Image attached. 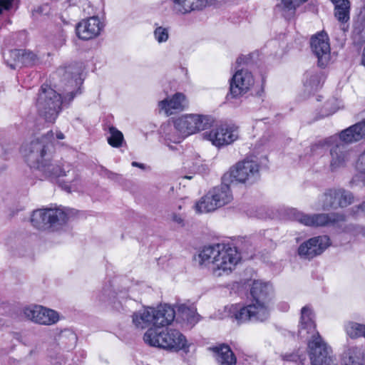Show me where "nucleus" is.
<instances>
[{"label":"nucleus","instance_id":"nucleus-1","mask_svg":"<svg viewBox=\"0 0 365 365\" xmlns=\"http://www.w3.org/2000/svg\"><path fill=\"white\" fill-rule=\"evenodd\" d=\"M53 133L50 130L46 135L31 141L29 145L22 148V153L28 165L38 171L44 178H55L67 176L70 173L73 179L67 180L64 189L71 192L77 185L79 176L72 166L68 163L60 164L52 162L47 153L48 140L53 138Z\"/></svg>","mask_w":365,"mask_h":365},{"label":"nucleus","instance_id":"nucleus-2","mask_svg":"<svg viewBox=\"0 0 365 365\" xmlns=\"http://www.w3.org/2000/svg\"><path fill=\"white\" fill-rule=\"evenodd\" d=\"M252 302L246 306L232 304L225 307L227 316L237 324L263 322L270 315L269 302L272 296L271 284L255 281L251 287Z\"/></svg>","mask_w":365,"mask_h":365},{"label":"nucleus","instance_id":"nucleus-3","mask_svg":"<svg viewBox=\"0 0 365 365\" xmlns=\"http://www.w3.org/2000/svg\"><path fill=\"white\" fill-rule=\"evenodd\" d=\"M361 120L343 130L338 139L335 136L329 137L316 146H331L330 149V168L335 171L345 167L352 158V152L345 143H351L365 138V110L360 113Z\"/></svg>","mask_w":365,"mask_h":365},{"label":"nucleus","instance_id":"nucleus-4","mask_svg":"<svg viewBox=\"0 0 365 365\" xmlns=\"http://www.w3.org/2000/svg\"><path fill=\"white\" fill-rule=\"evenodd\" d=\"M196 260L200 266L210 269L215 277H221L230 274L235 269L241 255L235 247L217 243L204 247Z\"/></svg>","mask_w":365,"mask_h":365},{"label":"nucleus","instance_id":"nucleus-5","mask_svg":"<svg viewBox=\"0 0 365 365\" xmlns=\"http://www.w3.org/2000/svg\"><path fill=\"white\" fill-rule=\"evenodd\" d=\"M314 314L309 306L301 310L298 334L302 339L308 340L309 354L312 365H330L331 349L316 329Z\"/></svg>","mask_w":365,"mask_h":365},{"label":"nucleus","instance_id":"nucleus-6","mask_svg":"<svg viewBox=\"0 0 365 365\" xmlns=\"http://www.w3.org/2000/svg\"><path fill=\"white\" fill-rule=\"evenodd\" d=\"M81 93L80 88L75 92L68 93L62 99L60 94L56 92L48 85H42L36 101V107L40 115L43 116L48 122H54L61 110V105L69 103L74 97Z\"/></svg>","mask_w":365,"mask_h":365},{"label":"nucleus","instance_id":"nucleus-7","mask_svg":"<svg viewBox=\"0 0 365 365\" xmlns=\"http://www.w3.org/2000/svg\"><path fill=\"white\" fill-rule=\"evenodd\" d=\"M175 310L165 304L157 309L148 307L133 313V323L138 329H143L153 326L158 329L169 325L175 319Z\"/></svg>","mask_w":365,"mask_h":365},{"label":"nucleus","instance_id":"nucleus-8","mask_svg":"<svg viewBox=\"0 0 365 365\" xmlns=\"http://www.w3.org/2000/svg\"><path fill=\"white\" fill-rule=\"evenodd\" d=\"M145 342L152 346L160 347L172 351H184L188 352V344L185 336L177 329L159 331L150 327L145 333Z\"/></svg>","mask_w":365,"mask_h":365},{"label":"nucleus","instance_id":"nucleus-9","mask_svg":"<svg viewBox=\"0 0 365 365\" xmlns=\"http://www.w3.org/2000/svg\"><path fill=\"white\" fill-rule=\"evenodd\" d=\"M227 180V175H224L222 183L219 186L215 187L201 198L195 205L197 212L202 213L214 211L232 200L233 197L230 185L226 182Z\"/></svg>","mask_w":365,"mask_h":365},{"label":"nucleus","instance_id":"nucleus-10","mask_svg":"<svg viewBox=\"0 0 365 365\" xmlns=\"http://www.w3.org/2000/svg\"><path fill=\"white\" fill-rule=\"evenodd\" d=\"M67 213L59 208L38 209L33 212L31 225L39 230H58L68 220Z\"/></svg>","mask_w":365,"mask_h":365},{"label":"nucleus","instance_id":"nucleus-11","mask_svg":"<svg viewBox=\"0 0 365 365\" xmlns=\"http://www.w3.org/2000/svg\"><path fill=\"white\" fill-rule=\"evenodd\" d=\"M226 175L228 180L252 184L259 178V165L255 160L246 159L237 163Z\"/></svg>","mask_w":365,"mask_h":365},{"label":"nucleus","instance_id":"nucleus-12","mask_svg":"<svg viewBox=\"0 0 365 365\" xmlns=\"http://www.w3.org/2000/svg\"><path fill=\"white\" fill-rule=\"evenodd\" d=\"M287 215L291 220L297 221L305 226L310 227L326 226L333 224L339 220V216L334 213L308 215L295 208L289 209Z\"/></svg>","mask_w":365,"mask_h":365},{"label":"nucleus","instance_id":"nucleus-13","mask_svg":"<svg viewBox=\"0 0 365 365\" xmlns=\"http://www.w3.org/2000/svg\"><path fill=\"white\" fill-rule=\"evenodd\" d=\"M254 85L253 76L247 69H237L230 82V93L226 96L229 102L245 94Z\"/></svg>","mask_w":365,"mask_h":365},{"label":"nucleus","instance_id":"nucleus-14","mask_svg":"<svg viewBox=\"0 0 365 365\" xmlns=\"http://www.w3.org/2000/svg\"><path fill=\"white\" fill-rule=\"evenodd\" d=\"M204 139L217 148L232 144L238 138V130L234 126L220 125L202 133Z\"/></svg>","mask_w":365,"mask_h":365},{"label":"nucleus","instance_id":"nucleus-15","mask_svg":"<svg viewBox=\"0 0 365 365\" xmlns=\"http://www.w3.org/2000/svg\"><path fill=\"white\" fill-rule=\"evenodd\" d=\"M6 64L12 69L38 65L40 59L31 51L14 49L3 53Z\"/></svg>","mask_w":365,"mask_h":365},{"label":"nucleus","instance_id":"nucleus-16","mask_svg":"<svg viewBox=\"0 0 365 365\" xmlns=\"http://www.w3.org/2000/svg\"><path fill=\"white\" fill-rule=\"evenodd\" d=\"M24 316L29 320L43 325H52L59 319L57 312L40 305H32L25 307Z\"/></svg>","mask_w":365,"mask_h":365},{"label":"nucleus","instance_id":"nucleus-17","mask_svg":"<svg viewBox=\"0 0 365 365\" xmlns=\"http://www.w3.org/2000/svg\"><path fill=\"white\" fill-rule=\"evenodd\" d=\"M310 45L312 52L318 59V66L321 68L326 67L331 58V48L327 34L324 32L318 33L312 37Z\"/></svg>","mask_w":365,"mask_h":365},{"label":"nucleus","instance_id":"nucleus-18","mask_svg":"<svg viewBox=\"0 0 365 365\" xmlns=\"http://www.w3.org/2000/svg\"><path fill=\"white\" fill-rule=\"evenodd\" d=\"M329 245L330 240L327 235L312 237L299 247L298 254L302 257L312 259L321 255Z\"/></svg>","mask_w":365,"mask_h":365},{"label":"nucleus","instance_id":"nucleus-19","mask_svg":"<svg viewBox=\"0 0 365 365\" xmlns=\"http://www.w3.org/2000/svg\"><path fill=\"white\" fill-rule=\"evenodd\" d=\"M103 28L98 17L93 16L80 21L76 27V34L79 38L89 40L98 36Z\"/></svg>","mask_w":365,"mask_h":365},{"label":"nucleus","instance_id":"nucleus-20","mask_svg":"<svg viewBox=\"0 0 365 365\" xmlns=\"http://www.w3.org/2000/svg\"><path fill=\"white\" fill-rule=\"evenodd\" d=\"M215 0H170L171 8L177 14H186L192 11L201 10Z\"/></svg>","mask_w":365,"mask_h":365},{"label":"nucleus","instance_id":"nucleus-21","mask_svg":"<svg viewBox=\"0 0 365 365\" xmlns=\"http://www.w3.org/2000/svg\"><path fill=\"white\" fill-rule=\"evenodd\" d=\"M158 106L168 116L182 110L187 106L186 97L182 93H176L170 98L160 101Z\"/></svg>","mask_w":365,"mask_h":365},{"label":"nucleus","instance_id":"nucleus-22","mask_svg":"<svg viewBox=\"0 0 365 365\" xmlns=\"http://www.w3.org/2000/svg\"><path fill=\"white\" fill-rule=\"evenodd\" d=\"M195 114H190L178 118L174 121V126H167L166 130L178 129L186 137L197 132Z\"/></svg>","mask_w":365,"mask_h":365},{"label":"nucleus","instance_id":"nucleus-23","mask_svg":"<svg viewBox=\"0 0 365 365\" xmlns=\"http://www.w3.org/2000/svg\"><path fill=\"white\" fill-rule=\"evenodd\" d=\"M216 361L220 365H235L236 357L228 345L220 344L212 348Z\"/></svg>","mask_w":365,"mask_h":365},{"label":"nucleus","instance_id":"nucleus-24","mask_svg":"<svg viewBox=\"0 0 365 365\" xmlns=\"http://www.w3.org/2000/svg\"><path fill=\"white\" fill-rule=\"evenodd\" d=\"M307 1L308 0H281L280 3L277 5V7L285 19H290L294 16L297 8Z\"/></svg>","mask_w":365,"mask_h":365},{"label":"nucleus","instance_id":"nucleus-25","mask_svg":"<svg viewBox=\"0 0 365 365\" xmlns=\"http://www.w3.org/2000/svg\"><path fill=\"white\" fill-rule=\"evenodd\" d=\"M176 308L182 319L187 323L194 325L199 321V315L193 304H179L176 305Z\"/></svg>","mask_w":365,"mask_h":365},{"label":"nucleus","instance_id":"nucleus-26","mask_svg":"<svg viewBox=\"0 0 365 365\" xmlns=\"http://www.w3.org/2000/svg\"><path fill=\"white\" fill-rule=\"evenodd\" d=\"M334 5V16L341 23L349 20L350 2L349 0H330Z\"/></svg>","mask_w":365,"mask_h":365},{"label":"nucleus","instance_id":"nucleus-27","mask_svg":"<svg viewBox=\"0 0 365 365\" xmlns=\"http://www.w3.org/2000/svg\"><path fill=\"white\" fill-rule=\"evenodd\" d=\"M304 86L310 91L317 90L322 86L324 77L322 72L315 70L307 71L304 74Z\"/></svg>","mask_w":365,"mask_h":365},{"label":"nucleus","instance_id":"nucleus-28","mask_svg":"<svg viewBox=\"0 0 365 365\" xmlns=\"http://www.w3.org/2000/svg\"><path fill=\"white\" fill-rule=\"evenodd\" d=\"M82 68L79 66H69L66 68L64 78L68 79L71 86H78L82 84Z\"/></svg>","mask_w":365,"mask_h":365},{"label":"nucleus","instance_id":"nucleus-29","mask_svg":"<svg viewBox=\"0 0 365 365\" xmlns=\"http://www.w3.org/2000/svg\"><path fill=\"white\" fill-rule=\"evenodd\" d=\"M338 191L337 190H329L322 196V208L328 210L331 208H336L338 205Z\"/></svg>","mask_w":365,"mask_h":365},{"label":"nucleus","instance_id":"nucleus-30","mask_svg":"<svg viewBox=\"0 0 365 365\" xmlns=\"http://www.w3.org/2000/svg\"><path fill=\"white\" fill-rule=\"evenodd\" d=\"M341 365H363L361 349L357 347L349 349Z\"/></svg>","mask_w":365,"mask_h":365},{"label":"nucleus","instance_id":"nucleus-31","mask_svg":"<svg viewBox=\"0 0 365 365\" xmlns=\"http://www.w3.org/2000/svg\"><path fill=\"white\" fill-rule=\"evenodd\" d=\"M356 169L358 174L355 175L352 180L351 183L359 185L361 182L365 184V150L359 156L356 163Z\"/></svg>","mask_w":365,"mask_h":365},{"label":"nucleus","instance_id":"nucleus-32","mask_svg":"<svg viewBox=\"0 0 365 365\" xmlns=\"http://www.w3.org/2000/svg\"><path fill=\"white\" fill-rule=\"evenodd\" d=\"M167 126H174V124H164L160 128V133L164 137L165 140L174 143H179L181 140L185 138L182 133L178 130V129L175 130H166L165 127Z\"/></svg>","mask_w":365,"mask_h":365},{"label":"nucleus","instance_id":"nucleus-33","mask_svg":"<svg viewBox=\"0 0 365 365\" xmlns=\"http://www.w3.org/2000/svg\"><path fill=\"white\" fill-rule=\"evenodd\" d=\"M345 331L351 338H358L365 336V325L354 322H349L345 325Z\"/></svg>","mask_w":365,"mask_h":365},{"label":"nucleus","instance_id":"nucleus-34","mask_svg":"<svg viewBox=\"0 0 365 365\" xmlns=\"http://www.w3.org/2000/svg\"><path fill=\"white\" fill-rule=\"evenodd\" d=\"M109 133L110 136L108 138L109 145L115 148L120 147L123 140V133L113 126L109 128Z\"/></svg>","mask_w":365,"mask_h":365},{"label":"nucleus","instance_id":"nucleus-35","mask_svg":"<svg viewBox=\"0 0 365 365\" xmlns=\"http://www.w3.org/2000/svg\"><path fill=\"white\" fill-rule=\"evenodd\" d=\"M195 117L197 118L196 121L197 124V132L202 130H205L210 128L213 123L214 119L210 115H197L195 114Z\"/></svg>","mask_w":365,"mask_h":365},{"label":"nucleus","instance_id":"nucleus-36","mask_svg":"<svg viewBox=\"0 0 365 365\" xmlns=\"http://www.w3.org/2000/svg\"><path fill=\"white\" fill-rule=\"evenodd\" d=\"M338 191V205L339 207H346L352 202L354 199L353 195L351 192L339 189Z\"/></svg>","mask_w":365,"mask_h":365},{"label":"nucleus","instance_id":"nucleus-37","mask_svg":"<svg viewBox=\"0 0 365 365\" xmlns=\"http://www.w3.org/2000/svg\"><path fill=\"white\" fill-rule=\"evenodd\" d=\"M51 13V7L48 4H43L34 9L31 11V16L34 20H41Z\"/></svg>","mask_w":365,"mask_h":365},{"label":"nucleus","instance_id":"nucleus-38","mask_svg":"<svg viewBox=\"0 0 365 365\" xmlns=\"http://www.w3.org/2000/svg\"><path fill=\"white\" fill-rule=\"evenodd\" d=\"M120 297V296L114 295V293L109 288H104L98 295V299L100 302L109 304H115V299H119Z\"/></svg>","mask_w":365,"mask_h":365},{"label":"nucleus","instance_id":"nucleus-39","mask_svg":"<svg viewBox=\"0 0 365 365\" xmlns=\"http://www.w3.org/2000/svg\"><path fill=\"white\" fill-rule=\"evenodd\" d=\"M354 30L359 34L365 33V9L361 10L358 14L354 24Z\"/></svg>","mask_w":365,"mask_h":365},{"label":"nucleus","instance_id":"nucleus-40","mask_svg":"<svg viewBox=\"0 0 365 365\" xmlns=\"http://www.w3.org/2000/svg\"><path fill=\"white\" fill-rule=\"evenodd\" d=\"M154 37L160 43L167 41L169 38L168 29L163 26L157 27L154 31Z\"/></svg>","mask_w":365,"mask_h":365},{"label":"nucleus","instance_id":"nucleus-41","mask_svg":"<svg viewBox=\"0 0 365 365\" xmlns=\"http://www.w3.org/2000/svg\"><path fill=\"white\" fill-rule=\"evenodd\" d=\"M324 109L325 110L323 114L324 116H328L334 113L338 110V107L336 106V101L334 99H331L327 101L324 106Z\"/></svg>","mask_w":365,"mask_h":365},{"label":"nucleus","instance_id":"nucleus-42","mask_svg":"<svg viewBox=\"0 0 365 365\" xmlns=\"http://www.w3.org/2000/svg\"><path fill=\"white\" fill-rule=\"evenodd\" d=\"M184 168L189 169L192 173L197 172L200 170L197 163H193L191 166L190 162L188 160L184 163Z\"/></svg>","mask_w":365,"mask_h":365},{"label":"nucleus","instance_id":"nucleus-43","mask_svg":"<svg viewBox=\"0 0 365 365\" xmlns=\"http://www.w3.org/2000/svg\"><path fill=\"white\" fill-rule=\"evenodd\" d=\"M171 219L174 222L177 223L178 225H179L180 226H183L184 219L180 214H177L175 212L172 213Z\"/></svg>","mask_w":365,"mask_h":365},{"label":"nucleus","instance_id":"nucleus-44","mask_svg":"<svg viewBox=\"0 0 365 365\" xmlns=\"http://www.w3.org/2000/svg\"><path fill=\"white\" fill-rule=\"evenodd\" d=\"M13 4V0H0V14L2 9H9Z\"/></svg>","mask_w":365,"mask_h":365},{"label":"nucleus","instance_id":"nucleus-45","mask_svg":"<svg viewBox=\"0 0 365 365\" xmlns=\"http://www.w3.org/2000/svg\"><path fill=\"white\" fill-rule=\"evenodd\" d=\"M282 359L289 361H297L298 359H299V356L297 354L292 353L283 355Z\"/></svg>","mask_w":365,"mask_h":365},{"label":"nucleus","instance_id":"nucleus-46","mask_svg":"<svg viewBox=\"0 0 365 365\" xmlns=\"http://www.w3.org/2000/svg\"><path fill=\"white\" fill-rule=\"evenodd\" d=\"M249 59L250 58L247 56H240L239 58H237L236 63L238 66H240L242 64H247Z\"/></svg>","mask_w":365,"mask_h":365},{"label":"nucleus","instance_id":"nucleus-47","mask_svg":"<svg viewBox=\"0 0 365 365\" xmlns=\"http://www.w3.org/2000/svg\"><path fill=\"white\" fill-rule=\"evenodd\" d=\"M131 165L133 167H138V168H140L141 169H144L145 168V165L144 164L139 163L135 162V161L132 162Z\"/></svg>","mask_w":365,"mask_h":365},{"label":"nucleus","instance_id":"nucleus-48","mask_svg":"<svg viewBox=\"0 0 365 365\" xmlns=\"http://www.w3.org/2000/svg\"><path fill=\"white\" fill-rule=\"evenodd\" d=\"M56 138H57V139L62 140V139H63L65 137H64L63 133L59 131V132H58V133H56Z\"/></svg>","mask_w":365,"mask_h":365},{"label":"nucleus","instance_id":"nucleus-49","mask_svg":"<svg viewBox=\"0 0 365 365\" xmlns=\"http://www.w3.org/2000/svg\"><path fill=\"white\" fill-rule=\"evenodd\" d=\"M359 210H361V212H365V201L359 205Z\"/></svg>","mask_w":365,"mask_h":365},{"label":"nucleus","instance_id":"nucleus-50","mask_svg":"<svg viewBox=\"0 0 365 365\" xmlns=\"http://www.w3.org/2000/svg\"><path fill=\"white\" fill-rule=\"evenodd\" d=\"M184 178H186V179L190 180V179L192 178V175H185Z\"/></svg>","mask_w":365,"mask_h":365},{"label":"nucleus","instance_id":"nucleus-51","mask_svg":"<svg viewBox=\"0 0 365 365\" xmlns=\"http://www.w3.org/2000/svg\"><path fill=\"white\" fill-rule=\"evenodd\" d=\"M72 336H73V339L74 340H76V336H75V335H73V334H72Z\"/></svg>","mask_w":365,"mask_h":365},{"label":"nucleus","instance_id":"nucleus-52","mask_svg":"<svg viewBox=\"0 0 365 365\" xmlns=\"http://www.w3.org/2000/svg\"><path fill=\"white\" fill-rule=\"evenodd\" d=\"M364 338H365V335H364Z\"/></svg>","mask_w":365,"mask_h":365}]
</instances>
